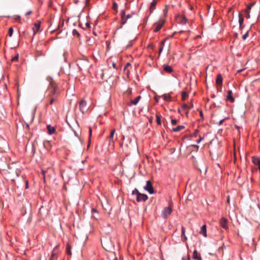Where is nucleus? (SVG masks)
Instances as JSON below:
<instances>
[{
    "label": "nucleus",
    "instance_id": "1",
    "mask_svg": "<svg viewBox=\"0 0 260 260\" xmlns=\"http://www.w3.org/2000/svg\"><path fill=\"white\" fill-rule=\"evenodd\" d=\"M49 82L46 93L47 97H54L58 98L60 94V90L57 83L51 77L48 78Z\"/></svg>",
    "mask_w": 260,
    "mask_h": 260
},
{
    "label": "nucleus",
    "instance_id": "2",
    "mask_svg": "<svg viewBox=\"0 0 260 260\" xmlns=\"http://www.w3.org/2000/svg\"><path fill=\"white\" fill-rule=\"evenodd\" d=\"M120 15L121 18V20L120 21V26L118 28V29L121 28L122 27V26L127 22V20L132 17L133 15H134V13H132L131 14H126L125 10L124 9L120 11Z\"/></svg>",
    "mask_w": 260,
    "mask_h": 260
},
{
    "label": "nucleus",
    "instance_id": "3",
    "mask_svg": "<svg viewBox=\"0 0 260 260\" xmlns=\"http://www.w3.org/2000/svg\"><path fill=\"white\" fill-rule=\"evenodd\" d=\"M80 111L82 113H85L88 109L87 102L84 99H81L78 103Z\"/></svg>",
    "mask_w": 260,
    "mask_h": 260
},
{
    "label": "nucleus",
    "instance_id": "4",
    "mask_svg": "<svg viewBox=\"0 0 260 260\" xmlns=\"http://www.w3.org/2000/svg\"><path fill=\"white\" fill-rule=\"evenodd\" d=\"M165 19H159V20L153 24L154 27L153 31L157 32L160 30L165 22Z\"/></svg>",
    "mask_w": 260,
    "mask_h": 260
},
{
    "label": "nucleus",
    "instance_id": "5",
    "mask_svg": "<svg viewBox=\"0 0 260 260\" xmlns=\"http://www.w3.org/2000/svg\"><path fill=\"white\" fill-rule=\"evenodd\" d=\"M88 59L86 56L83 59H79L78 61L77 65L79 68L82 70L83 68L87 67L88 66Z\"/></svg>",
    "mask_w": 260,
    "mask_h": 260
},
{
    "label": "nucleus",
    "instance_id": "6",
    "mask_svg": "<svg viewBox=\"0 0 260 260\" xmlns=\"http://www.w3.org/2000/svg\"><path fill=\"white\" fill-rule=\"evenodd\" d=\"M223 77L221 74H218L215 79V83L218 90H220L222 86Z\"/></svg>",
    "mask_w": 260,
    "mask_h": 260
},
{
    "label": "nucleus",
    "instance_id": "7",
    "mask_svg": "<svg viewBox=\"0 0 260 260\" xmlns=\"http://www.w3.org/2000/svg\"><path fill=\"white\" fill-rule=\"evenodd\" d=\"M172 212V208L171 206L164 208L162 210L161 216L163 218L166 219L168 216Z\"/></svg>",
    "mask_w": 260,
    "mask_h": 260
},
{
    "label": "nucleus",
    "instance_id": "8",
    "mask_svg": "<svg viewBox=\"0 0 260 260\" xmlns=\"http://www.w3.org/2000/svg\"><path fill=\"white\" fill-rule=\"evenodd\" d=\"M144 188L150 194H153L155 192L152 183L150 180L147 181L146 185L144 186Z\"/></svg>",
    "mask_w": 260,
    "mask_h": 260
},
{
    "label": "nucleus",
    "instance_id": "9",
    "mask_svg": "<svg viewBox=\"0 0 260 260\" xmlns=\"http://www.w3.org/2000/svg\"><path fill=\"white\" fill-rule=\"evenodd\" d=\"M228 220L224 217H222L219 220L220 225L224 230H227L229 229L228 225Z\"/></svg>",
    "mask_w": 260,
    "mask_h": 260
},
{
    "label": "nucleus",
    "instance_id": "10",
    "mask_svg": "<svg viewBox=\"0 0 260 260\" xmlns=\"http://www.w3.org/2000/svg\"><path fill=\"white\" fill-rule=\"evenodd\" d=\"M148 199V196L146 194L139 193L138 197H136V201L138 202H145Z\"/></svg>",
    "mask_w": 260,
    "mask_h": 260
},
{
    "label": "nucleus",
    "instance_id": "11",
    "mask_svg": "<svg viewBox=\"0 0 260 260\" xmlns=\"http://www.w3.org/2000/svg\"><path fill=\"white\" fill-rule=\"evenodd\" d=\"M41 22L39 20L37 21L35 23L34 27H32V30L34 32V35H35L38 32H39L40 28Z\"/></svg>",
    "mask_w": 260,
    "mask_h": 260
},
{
    "label": "nucleus",
    "instance_id": "12",
    "mask_svg": "<svg viewBox=\"0 0 260 260\" xmlns=\"http://www.w3.org/2000/svg\"><path fill=\"white\" fill-rule=\"evenodd\" d=\"M116 129L115 128L113 129L110 133V135L109 137H108V140H109V145H114V141L113 140V137L114 134L115 133Z\"/></svg>",
    "mask_w": 260,
    "mask_h": 260
},
{
    "label": "nucleus",
    "instance_id": "13",
    "mask_svg": "<svg viewBox=\"0 0 260 260\" xmlns=\"http://www.w3.org/2000/svg\"><path fill=\"white\" fill-rule=\"evenodd\" d=\"M226 101H230L231 103L235 102V99L233 97V92L231 90H228L227 92Z\"/></svg>",
    "mask_w": 260,
    "mask_h": 260
},
{
    "label": "nucleus",
    "instance_id": "14",
    "mask_svg": "<svg viewBox=\"0 0 260 260\" xmlns=\"http://www.w3.org/2000/svg\"><path fill=\"white\" fill-rule=\"evenodd\" d=\"M46 100H48V103L46 104V106L48 107L49 105H52L54 102L57 101L58 99L54 97H47L46 96Z\"/></svg>",
    "mask_w": 260,
    "mask_h": 260
},
{
    "label": "nucleus",
    "instance_id": "15",
    "mask_svg": "<svg viewBox=\"0 0 260 260\" xmlns=\"http://www.w3.org/2000/svg\"><path fill=\"white\" fill-rule=\"evenodd\" d=\"M64 25V20H59V21L58 24L57 28L56 29L51 30V32H54L56 30H59L60 31H61V28Z\"/></svg>",
    "mask_w": 260,
    "mask_h": 260
},
{
    "label": "nucleus",
    "instance_id": "16",
    "mask_svg": "<svg viewBox=\"0 0 260 260\" xmlns=\"http://www.w3.org/2000/svg\"><path fill=\"white\" fill-rule=\"evenodd\" d=\"M47 129L48 131V133L49 135H52L55 133L56 131V128L54 126H52L51 125L49 124L47 125Z\"/></svg>",
    "mask_w": 260,
    "mask_h": 260
},
{
    "label": "nucleus",
    "instance_id": "17",
    "mask_svg": "<svg viewBox=\"0 0 260 260\" xmlns=\"http://www.w3.org/2000/svg\"><path fill=\"white\" fill-rule=\"evenodd\" d=\"M141 99V96L140 95L136 97L134 100H131L130 102V103L129 104V106L132 105H136L139 101Z\"/></svg>",
    "mask_w": 260,
    "mask_h": 260
},
{
    "label": "nucleus",
    "instance_id": "18",
    "mask_svg": "<svg viewBox=\"0 0 260 260\" xmlns=\"http://www.w3.org/2000/svg\"><path fill=\"white\" fill-rule=\"evenodd\" d=\"M185 229L184 226L181 228V240L182 241L185 242L187 240V237L185 234Z\"/></svg>",
    "mask_w": 260,
    "mask_h": 260
},
{
    "label": "nucleus",
    "instance_id": "19",
    "mask_svg": "<svg viewBox=\"0 0 260 260\" xmlns=\"http://www.w3.org/2000/svg\"><path fill=\"white\" fill-rule=\"evenodd\" d=\"M164 70L168 73H171L173 71L172 68L170 66L165 64L164 65Z\"/></svg>",
    "mask_w": 260,
    "mask_h": 260
},
{
    "label": "nucleus",
    "instance_id": "20",
    "mask_svg": "<svg viewBox=\"0 0 260 260\" xmlns=\"http://www.w3.org/2000/svg\"><path fill=\"white\" fill-rule=\"evenodd\" d=\"M193 258L198 260H201L200 254L197 251V250H194L193 252L192 255Z\"/></svg>",
    "mask_w": 260,
    "mask_h": 260
},
{
    "label": "nucleus",
    "instance_id": "21",
    "mask_svg": "<svg viewBox=\"0 0 260 260\" xmlns=\"http://www.w3.org/2000/svg\"><path fill=\"white\" fill-rule=\"evenodd\" d=\"M157 4V1L155 0H153L150 4V13H152L153 11L155 9V6Z\"/></svg>",
    "mask_w": 260,
    "mask_h": 260
},
{
    "label": "nucleus",
    "instance_id": "22",
    "mask_svg": "<svg viewBox=\"0 0 260 260\" xmlns=\"http://www.w3.org/2000/svg\"><path fill=\"white\" fill-rule=\"evenodd\" d=\"M71 246L69 243H67L66 245V253L68 255L71 256L72 253L71 251Z\"/></svg>",
    "mask_w": 260,
    "mask_h": 260
},
{
    "label": "nucleus",
    "instance_id": "23",
    "mask_svg": "<svg viewBox=\"0 0 260 260\" xmlns=\"http://www.w3.org/2000/svg\"><path fill=\"white\" fill-rule=\"evenodd\" d=\"M185 128L184 125H179L176 127L173 128L171 130L172 132H178L180 131L182 129H183Z\"/></svg>",
    "mask_w": 260,
    "mask_h": 260
},
{
    "label": "nucleus",
    "instance_id": "24",
    "mask_svg": "<svg viewBox=\"0 0 260 260\" xmlns=\"http://www.w3.org/2000/svg\"><path fill=\"white\" fill-rule=\"evenodd\" d=\"M252 162L255 165H260V159L256 156H253L252 158Z\"/></svg>",
    "mask_w": 260,
    "mask_h": 260
},
{
    "label": "nucleus",
    "instance_id": "25",
    "mask_svg": "<svg viewBox=\"0 0 260 260\" xmlns=\"http://www.w3.org/2000/svg\"><path fill=\"white\" fill-rule=\"evenodd\" d=\"M244 17L240 14H239V28L241 29L242 28V24L244 22Z\"/></svg>",
    "mask_w": 260,
    "mask_h": 260
},
{
    "label": "nucleus",
    "instance_id": "26",
    "mask_svg": "<svg viewBox=\"0 0 260 260\" xmlns=\"http://www.w3.org/2000/svg\"><path fill=\"white\" fill-rule=\"evenodd\" d=\"M200 234H202L204 237L207 236L206 234V225H203L201 228Z\"/></svg>",
    "mask_w": 260,
    "mask_h": 260
},
{
    "label": "nucleus",
    "instance_id": "27",
    "mask_svg": "<svg viewBox=\"0 0 260 260\" xmlns=\"http://www.w3.org/2000/svg\"><path fill=\"white\" fill-rule=\"evenodd\" d=\"M179 18L180 19V23L182 24H185L187 22V18L184 16H179Z\"/></svg>",
    "mask_w": 260,
    "mask_h": 260
},
{
    "label": "nucleus",
    "instance_id": "28",
    "mask_svg": "<svg viewBox=\"0 0 260 260\" xmlns=\"http://www.w3.org/2000/svg\"><path fill=\"white\" fill-rule=\"evenodd\" d=\"M165 40H164L160 42V47H159V51H158V57H159L161 52L162 51V50H163V48H164V47L165 45Z\"/></svg>",
    "mask_w": 260,
    "mask_h": 260
},
{
    "label": "nucleus",
    "instance_id": "29",
    "mask_svg": "<svg viewBox=\"0 0 260 260\" xmlns=\"http://www.w3.org/2000/svg\"><path fill=\"white\" fill-rule=\"evenodd\" d=\"M57 253L54 252V250L52 251L50 260H57Z\"/></svg>",
    "mask_w": 260,
    "mask_h": 260
},
{
    "label": "nucleus",
    "instance_id": "30",
    "mask_svg": "<svg viewBox=\"0 0 260 260\" xmlns=\"http://www.w3.org/2000/svg\"><path fill=\"white\" fill-rule=\"evenodd\" d=\"M161 115L159 113H156V122L158 125H161V122L160 120Z\"/></svg>",
    "mask_w": 260,
    "mask_h": 260
},
{
    "label": "nucleus",
    "instance_id": "31",
    "mask_svg": "<svg viewBox=\"0 0 260 260\" xmlns=\"http://www.w3.org/2000/svg\"><path fill=\"white\" fill-rule=\"evenodd\" d=\"M43 145L47 149H49L51 147L50 142L49 141H44L43 143Z\"/></svg>",
    "mask_w": 260,
    "mask_h": 260
},
{
    "label": "nucleus",
    "instance_id": "32",
    "mask_svg": "<svg viewBox=\"0 0 260 260\" xmlns=\"http://www.w3.org/2000/svg\"><path fill=\"white\" fill-rule=\"evenodd\" d=\"M181 96H182V100L183 101H185L187 98L188 94H187V92L183 91L181 93Z\"/></svg>",
    "mask_w": 260,
    "mask_h": 260
},
{
    "label": "nucleus",
    "instance_id": "33",
    "mask_svg": "<svg viewBox=\"0 0 260 260\" xmlns=\"http://www.w3.org/2000/svg\"><path fill=\"white\" fill-rule=\"evenodd\" d=\"M216 165L217 166V169L216 170V173L217 174H221L222 171H221V167H220L219 164H216Z\"/></svg>",
    "mask_w": 260,
    "mask_h": 260
},
{
    "label": "nucleus",
    "instance_id": "34",
    "mask_svg": "<svg viewBox=\"0 0 260 260\" xmlns=\"http://www.w3.org/2000/svg\"><path fill=\"white\" fill-rule=\"evenodd\" d=\"M72 34L74 36H77L78 38H80V35L79 32L75 29H74L72 31Z\"/></svg>",
    "mask_w": 260,
    "mask_h": 260
},
{
    "label": "nucleus",
    "instance_id": "35",
    "mask_svg": "<svg viewBox=\"0 0 260 260\" xmlns=\"http://www.w3.org/2000/svg\"><path fill=\"white\" fill-rule=\"evenodd\" d=\"M19 58V54L17 53L11 59L12 62L17 61Z\"/></svg>",
    "mask_w": 260,
    "mask_h": 260
},
{
    "label": "nucleus",
    "instance_id": "36",
    "mask_svg": "<svg viewBox=\"0 0 260 260\" xmlns=\"http://www.w3.org/2000/svg\"><path fill=\"white\" fill-rule=\"evenodd\" d=\"M139 193H140V192L137 188H135L132 191V195H136V197H138Z\"/></svg>",
    "mask_w": 260,
    "mask_h": 260
},
{
    "label": "nucleus",
    "instance_id": "37",
    "mask_svg": "<svg viewBox=\"0 0 260 260\" xmlns=\"http://www.w3.org/2000/svg\"><path fill=\"white\" fill-rule=\"evenodd\" d=\"M164 99L166 101H171V97L170 95H164Z\"/></svg>",
    "mask_w": 260,
    "mask_h": 260
},
{
    "label": "nucleus",
    "instance_id": "38",
    "mask_svg": "<svg viewBox=\"0 0 260 260\" xmlns=\"http://www.w3.org/2000/svg\"><path fill=\"white\" fill-rule=\"evenodd\" d=\"M182 109L183 110H188L190 109V107L189 105H187V104H184L182 106Z\"/></svg>",
    "mask_w": 260,
    "mask_h": 260
},
{
    "label": "nucleus",
    "instance_id": "39",
    "mask_svg": "<svg viewBox=\"0 0 260 260\" xmlns=\"http://www.w3.org/2000/svg\"><path fill=\"white\" fill-rule=\"evenodd\" d=\"M13 32V29L12 27H10L9 29L8 35L9 37H11L12 36Z\"/></svg>",
    "mask_w": 260,
    "mask_h": 260
},
{
    "label": "nucleus",
    "instance_id": "40",
    "mask_svg": "<svg viewBox=\"0 0 260 260\" xmlns=\"http://www.w3.org/2000/svg\"><path fill=\"white\" fill-rule=\"evenodd\" d=\"M248 35H249V31H247V32L242 36V39L245 40H246L247 37H248Z\"/></svg>",
    "mask_w": 260,
    "mask_h": 260
},
{
    "label": "nucleus",
    "instance_id": "41",
    "mask_svg": "<svg viewBox=\"0 0 260 260\" xmlns=\"http://www.w3.org/2000/svg\"><path fill=\"white\" fill-rule=\"evenodd\" d=\"M253 6V4H251L250 5H249V6H247V8H246V13H249V11H250V10L251 9V7Z\"/></svg>",
    "mask_w": 260,
    "mask_h": 260
},
{
    "label": "nucleus",
    "instance_id": "42",
    "mask_svg": "<svg viewBox=\"0 0 260 260\" xmlns=\"http://www.w3.org/2000/svg\"><path fill=\"white\" fill-rule=\"evenodd\" d=\"M112 8H113V9H114V10H117V8H118V5H117V3H116V2H114V3L113 4Z\"/></svg>",
    "mask_w": 260,
    "mask_h": 260
},
{
    "label": "nucleus",
    "instance_id": "43",
    "mask_svg": "<svg viewBox=\"0 0 260 260\" xmlns=\"http://www.w3.org/2000/svg\"><path fill=\"white\" fill-rule=\"evenodd\" d=\"M148 48L149 49H154L155 46L153 44H150L148 45Z\"/></svg>",
    "mask_w": 260,
    "mask_h": 260
},
{
    "label": "nucleus",
    "instance_id": "44",
    "mask_svg": "<svg viewBox=\"0 0 260 260\" xmlns=\"http://www.w3.org/2000/svg\"><path fill=\"white\" fill-rule=\"evenodd\" d=\"M182 260H190V257L188 255H187L185 256H183L182 258Z\"/></svg>",
    "mask_w": 260,
    "mask_h": 260
},
{
    "label": "nucleus",
    "instance_id": "45",
    "mask_svg": "<svg viewBox=\"0 0 260 260\" xmlns=\"http://www.w3.org/2000/svg\"><path fill=\"white\" fill-rule=\"evenodd\" d=\"M177 123V121L176 119H172L171 120V123L172 125H176Z\"/></svg>",
    "mask_w": 260,
    "mask_h": 260
},
{
    "label": "nucleus",
    "instance_id": "46",
    "mask_svg": "<svg viewBox=\"0 0 260 260\" xmlns=\"http://www.w3.org/2000/svg\"><path fill=\"white\" fill-rule=\"evenodd\" d=\"M89 139H90V137L91 136V135H92V129L90 127H89Z\"/></svg>",
    "mask_w": 260,
    "mask_h": 260
},
{
    "label": "nucleus",
    "instance_id": "47",
    "mask_svg": "<svg viewBox=\"0 0 260 260\" xmlns=\"http://www.w3.org/2000/svg\"><path fill=\"white\" fill-rule=\"evenodd\" d=\"M91 212H92V213H98V210H97L95 208H92L91 209Z\"/></svg>",
    "mask_w": 260,
    "mask_h": 260
},
{
    "label": "nucleus",
    "instance_id": "48",
    "mask_svg": "<svg viewBox=\"0 0 260 260\" xmlns=\"http://www.w3.org/2000/svg\"><path fill=\"white\" fill-rule=\"evenodd\" d=\"M132 92V90L131 88H128L126 90V92L128 93V94H131Z\"/></svg>",
    "mask_w": 260,
    "mask_h": 260
},
{
    "label": "nucleus",
    "instance_id": "49",
    "mask_svg": "<svg viewBox=\"0 0 260 260\" xmlns=\"http://www.w3.org/2000/svg\"><path fill=\"white\" fill-rule=\"evenodd\" d=\"M112 67H113V68L115 69H117V67L116 66V64L115 63V62H113L112 63Z\"/></svg>",
    "mask_w": 260,
    "mask_h": 260
},
{
    "label": "nucleus",
    "instance_id": "50",
    "mask_svg": "<svg viewBox=\"0 0 260 260\" xmlns=\"http://www.w3.org/2000/svg\"><path fill=\"white\" fill-rule=\"evenodd\" d=\"M85 25H86V26L87 28H90V24L89 22H86V24H85Z\"/></svg>",
    "mask_w": 260,
    "mask_h": 260
},
{
    "label": "nucleus",
    "instance_id": "51",
    "mask_svg": "<svg viewBox=\"0 0 260 260\" xmlns=\"http://www.w3.org/2000/svg\"><path fill=\"white\" fill-rule=\"evenodd\" d=\"M32 13V11H29L25 13V15H28Z\"/></svg>",
    "mask_w": 260,
    "mask_h": 260
},
{
    "label": "nucleus",
    "instance_id": "52",
    "mask_svg": "<svg viewBox=\"0 0 260 260\" xmlns=\"http://www.w3.org/2000/svg\"><path fill=\"white\" fill-rule=\"evenodd\" d=\"M25 183H26L25 188H28V180H25Z\"/></svg>",
    "mask_w": 260,
    "mask_h": 260
},
{
    "label": "nucleus",
    "instance_id": "53",
    "mask_svg": "<svg viewBox=\"0 0 260 260\" xmlns=\"http://www.w3.org/2000/svg\"><path fill=\"white\" fill-rule=\"evenodd\" d=\"M200 115L202 118H203V113L201 110H200Z\"/></svg>",
    "mask_w": 260,
    "mask_h": 260
},
{
    "label": "nucleus",
    "instance_id": "54",
    "mask_svg": "<svg viewBox=\"0 0 260 260\" xmlns=\"http://www.w3.org/2000/svg\"><path fill=\"white\" fill-rule=\"evenodd\" d=\"M163 11H164V13L165 14L167 13L168 12V9H167V7L165 8V9H164Z\"/></svg>",
    "mask_w": 260,
    "mask_h": 260
},
{
    "label": "nucleus",
    "instance_id": "55",
    "mask_svg": "<svg viewBox=\"0 0 260 260\" xmlns=\"http://www.w3.org/2000/svg\"><path fill=\"white\" fill-rule=\"evenodd\" d=\"M152 121H153V117H151L149 119V122L151 123L152 122Z\"/></svg>",
    "mask_w": 260,
    "mask_h": 260
},
{
    "label": "nucleus",
    "instance_id": "56",
    "mask_svg": "<svg viewBox=\"0 0 260 260\" xmlns=\"http://www.w3.org/2000/svg\"><path fill=\"white\" fill-rule=\"evenodd\" d=\"M58 247H59V245H57V246H56L54 248V249H53V251H54V252H55L56 249L57 248H58Z\"/></svg>",
    "mask_w": 260,
    "mask_h": 260
},
{
    "label": "nucleus",
    "instance_id": "57",
    "mask_svg": "<svg viewBox=\"0 0 260 260\" xmlns=\"http://www.w3.org/2000/svg\"><path fill=\"white\" fill-rule=\"evenodd\" d=\"M149 58H150L151 60H153L154 57L153 56H152V55H150L149 56Z\"/></svg>",
    "mask_w": 260,
    "mask_h": 260
},
{
    "label": "nucleus",
    "instance_id": "58",
    "mask_svg": "<svg viewBox=\"0 0 260 260\" xmlns=\"http://www.w3.org/2000/svg\"><path fill=\"white\" fill-rule=\"evenodd\" d=\"M223 121H224V119H221V120L219 121V124H221L223 122Z\"/></svg>",
    "mask_w": 260,
    "mask_h": 260
},
{
    "label": "nucleus",
    "instance_id": "59",
    "mask_svg": "<svg viewBox=\"0 0 260 260\" xmlns=\"http://www.w3.org/2000/svg\"><path fill=\"white\" fill-rule=\"evenodd\" d=\"M226 202L228 203H230V197L229 196L227 198Z\"/></svg>",
    "mask_w": 260,
    "mask_h": 260
},
{
    "label": "nucleus",
    "instance_id": "60",
    "mask_svg": "<svg viewBox=\"0 0 260 260\" xmlns=\"http://www.w3.org/2000/svg\"><path fill=\"white\" fill-rule=\"evenodd\" d=\"M16 20H20V17L19 16H18L17 17V18H16Z\"/></svg>",
    "mask_w": 260,
    "mask_h": 260
},
{
    "label": "nucleus",
    "instance_id": "61",
    "mask_svg": "<svg viewBox=\"0 0 260 260\" xmlns=\"http://www.w3.org/2000/svg\"><path fill=\"white\" fill-rule=\"evenodd\" d=\"M189 106L190 107V109L192 108L193 107V104L191 103Z\"/></svg>",
    "mask_w": 260,
    "mask_h": 260
},
{
    "label": "nucleus",
    "instance_id": "62",
    "mask_svg": "<svg viewBox=\"0 0 260 260\" xmlns=\"http://www.w3.org/2000/svg\"><path fill=\"white\" fill-rule=\"evenodd\" d=\"M243 70V69H241V70H239L237 71V73H240Z\"/></svg>",
    "mask_w": 260,
    "mask_h": 260
},
{
    "label": "nucleus",
    "instance_id": "63",
    "mask_svg": "<svg viewBox=\"0 0 260 260\" xmlns=\"http://www.w3.org/2000/svg\"><path fill=\"white\" fill-rule=\"evenodd\" d=\"M202 139V138H201L199 140H197V143H200V142L201 141Z\"/></svg>",
    "mask_w": 260,
    "mask_h": 260
},
{
    "label": "nucleus",
    "instance_id": "64",
    "mask_svg": "<svg viewBox=\"0 0 260 260\" xmlns=\"http://www.w3.org/2000/svg\"><path fill=\"white\" fill-rule=\"evenodd\" d=\"M246 17H247V18H249L250 17V15H249V14H248L247 15Z\"/></svg>",
    "mask_w": 260,
    "mask_h": 260
}]
</instances>
